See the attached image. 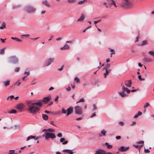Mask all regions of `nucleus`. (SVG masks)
Here are the masks:
<instances>
[{
	"label": "nucleus",
	"instance_id": "1",
	"mask_svg": "<svg viewBox=\"0 0 154 154\" xmlns=\"http://www.w3.org/2000/svg\"><path fill=\"white\" fill-rule=\"evenodd\" d=\"M27 104L28 107V111L30 113L33 114L38 112L43 105L41 102L32 103L31 101H28L27 102Z\"/></svg>",
	"mask_w": 154,
	"mask_h": 154
},
{
	"label": "nucleus",
	"instance_id": "2",
	"mask_svg": "<svg viewBox=\"0 0 154 154\" xmlns=\"http://www.w3.org/2000/svg\"><path fill=\"white\" fill-rule=\"evenodd\" d=\"M42 136L43 137H45L46 140H48L49 138L53 139L56 138V137L54 133L48 132H45L42 134Z\"/></svg>",
	"mask_w": 154,
	"mask_h": 154
},
{
	"label": "nucleus",
	"instance_id": "3",
	"mask_svg": "<svg viewBox=\"0 0 154 154\" xmlns=\"http://www.w3.org/2000/svg\"><path fill=\"white\" fill-rule=\"evenodd\" d=\"M24 10L28 13H33L36 10L34 7L30 5H28L25 7Z\"/></svg>",
	"mask_w": 154,
	"mask_h": 154
},
{
	"label": "nucleus",
	"instance_id": "4",
	"mask_svg": "<svg viewBox=\"0 0 154 154\" xmlns=\"http://www.w3.org/2000/svg\"><path fill=\"white\" fill-rule=\"evenodd\" d=\"M75 110L76 113L79 115L82 114V108L79 106H75Z\"/></svg>",
	"mask_w": 154,
	"mask_h": 154
},
{
	"label": "nucleus",
	"instance_id": "5",
	"mask_svg": "<svg viewBox=\"0 0 154 154\" xmlns=\"http://www.w3.org/2000/svg\"><path fill=\"white\" fill-rule=\"evenodd\" d=\"M8 60L9 62L14 63H17L18 61L17 59L15 56H14L10 57L9 58Z\"/></svg>",
	"mask_w": 154,
	"mask_h": 154
},
{
	"label": "nucleus",
	"instance_id": "6",
	"mask_svg": "<svg viewBox=\"0 0 154 154\" xmlns=\"http://www.w3.org/2000/svg\"><path fill=\"white\" fill-rule=\"evenodd\" d=\"M25 106L24 104L20 103L17 105L16 108L21 112L24 110Z\"/></svg>",
	"mask_w": 154,
	"mask_h": 154
},
{
	"label": "nucleus",
	"instance_id": "7",
	"mask_svg": "<svg viewBox=\"0 0 154 154\" xmlns=\"http://www.w3.org/2000/svg\"><path fill=\"white\" fill-rule=\"evenodd\" d=\"M106 2L108 3L109 7H111L112 5H114L115 7H117L115 2L113 0H106Z\"/></svg>",
	"mask_w": 154,
	"mask_h": 154
},
{
	"label": "nucleus",
	"instance_id": "8",
	"mask_svg": "<svg viewBox=\"0 0 154 154\" xmlns=\"http://www.w3.org/2000/svg\"><path fill=\"white\" fill-rule=\"evenodd\" d=\"M95 154H106V153L104 150L99 149L96 151Z\"/></svg>",
	"mask_w": 154,
	"mask_h": 154
},
{
	"label": "nucleus",
	"instance_id": "9",
	"mask_svg": "<svg viewBox=\"0 0 154 154\" xmlns=\"http://www.w3.org/2000/svg\"><path fill=\"white\" fill-rule=\"evenodd\" d=\"M54 58H50L45 63V66H48L50 65L51 63L54 61Z\"/></svg>",
	"mask_w": 154,
	"mask_h": 154
},
{
	"label": "nucleus",
	"instance_id": "10",
	"mask_svg": "<svg viewBox=\"0 0 154 154\" xmlns=\"http://www.w3.org/2000/svg\"><path fill=\"white\" fill-rule=\"evenodd\" d=\"M129 149V147H125L123 146H122L119 149V150L121 152H125L127 151Z\"/></svg>",
	"mask_w": 154,
	"mask_h": 154
},
{
	"label": "nucleus",
	"instance_id": "11",
	"mask_svg": "<svg viewBox=\"0 0 154 154\" xmlns=\"http://www.w3.org/2000/svg\"><path fill=\"white\" fill-rule=\"evenodd\" d=\"M67 113L66 115L67 116L70 114L73 111V108L72 107H69L66 110Z\"/></svg>",
	"mask_w": 154,
	"mask_h": 154
},
{
	"label": "nucleus",
	"instance_id": "12",
	"mask_svg": "<svg viewBox=\"0 0 154 154\" xmlns=\"http://www.w3.org/2000/svg\"><path fill=\"white\" fill-rule=\"evenodd\" d=\"M129 5L128 1H125V2H123L121 5L122 7H125L128 6Z\"/></svg>",
	"mask_w": 154,
	"mask_h": 154
},
{
	"label": "nucleus",
	"instance_id": "13",
	"mask_svg": "<svg viewBox=\"0 0 154 154\" xmlns=\"http://www.w3.org/2000/svg\"><path fill=\"white\" fill-rule=\"evenodd\" d=\"M125 85L127 87H131V80H130L128 81H126L125 83Z\"/></svg>",
	"mask_w": 154,
	"mask_h": 154
},
{
	"label": "nucleus",
	"instance_id": "14",
	"mask_svg": "<svg viewBox=\"0 0 154 154\" xmlns=\"http://www.w3.org/2000/svg\"><path fill=\"white\" fill-rule=\"evenodd\" d=\"M104 69L105 70L106 72L104 73L103 75H104V78H106L107 75L109 74L111 70V69Z\"/></svg>",
	"mask_w": 154,
	"mask_h": 154
},
{
	"label": "nucleus",
	"instance_id": "15",
	"mask_svg": "<svg viewBox=\"0 0 154 154\" xmlns=\"http://www.w3.org/2000/svg\"><path fill=\"white\" fill-rule=\"evenodd\" d=\"M106 132V131L105 130L103 129L101 131V133L99 134V136L101 137L105 136Z\"/></svg>",
	"mask_w": 154,
	"mask_h": 154
},
{
	"label": "nucleus",
	"instance_id": "16",
	"mask_svg": "<svg viewBox=\"0 0 154 154\" xmlns=\"http://www.w3.org/2000/svg\"><path fill=\"white\" fill-rule=\"evenodd\" d=\"M51 98L49 96L45 97L43 98L42 101L43 102L47 103L50 100Z\"/></svg>",
	"mask_w": 154,
	"mask_h": 154
},
{
	"label": "nucleus",
	"instance_id": "17",
	"mask_svg": "<svg viewBox=\"0 0 154 154\" xmlns=\"http://www.w3.org/2000/svg\"><path fill=\"white\" fill-rule=\"evenodd\" d=\"M39 138L38 137H36V136H31L28 137L26 140H28L34 138L35 140H36Z\"/></svg>",
	"mask_w": 154,
	"mask_h": 154
},
{
	"label": "nucleus",
	"instance_id": "18",
	"mask_svg": "<svg viewBox=\"0 0 154 154\" xmlns=\"http://www.w3.org/2000/svg\"><path fill=\"white\" fill-rule=\"evenodd\" d=\"M85 16L83 14H82L80 17L77 20V21H82L85 19Z\"/></svg>",
	"mask_w": 154,
	"mask_h": 154
},
{
	"label": "nucleus",
	"instance_id": "19",
	"mask_svg": "<svg viewBox=\"0 0 154 154\" xmlns=\"http://www.w3.org/2000/svg\"><path fill=\"white\" fill-rule=\"evenodd\" d=\"M70 48V47L67 45H65L64 46L60 48V49L61 50H68Z\"/></svg>",
	"mask_w": 154,
	"mask_h": 154
},
{
	"label": "nucleus",
	"instance_id": "20",
	"mask_svg": "<svg viewBox=\"0 0 154 154\" xmlns=\"http://www.w3.org/2000/svg\"><path fill=\"white\" fill-rule=\"evenodd\" d=\"M118 94L120 95L121 97H124L126 96V95L125 93H124V92L122 91V92H119Z\"/></svg>",
	"mask_w": 154,
	"mask_h": 154
},
{
	"label": "nucleus",
	"instance_id": "21",
	"mask_svg": "<svg viewBox=\"0 0 154 154\" xmlns=\"http://www.w3.org/2000/svg\"><path fill=\"white\" fill-rule=\"evenodd\" d=\"M10 80H7L6 81L3 82V83L5 85V87H6L10 85Z\"/></svg>",
	"mask_w": 154,
	"mask_h": 154
},
{
	"label": "nucleus",
	"instance_id": "22",
	"mask_svg": "<svg viewBox=\"0 0 154 154\" xmlns=\"http://www.w3.org/2000/svg\"><path fill=\"white\" fill-rule=\"evenodd\" d=\"M42 3L43 4L45 5V6L47 7H49L50 6V4L48 3V2L47 0L43 1L42 2Z\"/></svg>",
	"mask_w": 154,
	"mask_h": 154
},
{
	"label": "nucleus",
	"instance_id": "23",
	"mask_svg": "<svg viewBox=\"0 0 154 154\" xmlns=\"http://www.w3.org/2000/svg\"><path fill=\"white\" fill-rule=\"evenodd\" d=\"M24 74H26V75H24L23 76V77L22 78V80L23 81H24L25 80V79L27 77V76L29 75L30 73L29 72H24Z\"/></svg>",
	"mask_w": 154,
	"mask_h": 154
},
{
	"label": "nucleus",
	"instance_id": "24",
	"mask_svg": "<svg viewBox=\"0 0 154 154\" xmlns=\"http://www.w3.org/2000/svg\"><path fill=\"white\" fill-rule=\"evenodd\" d=\"M11 38L12 39L15 40H16L17 41V42H22V40L21 39H20L17 38L12 37Z\"/></svg>",
	"mask_w": 154,
	"mask_h": 154
},
{
	"label": "nucleus",
	"instance_id": "25",
	"mask_svg": "<svg viewBox=\"0 0 154 154\" xmlns=\"http://www.w3.org/2000/svg\"><path fill=\"white\" fill-rule=\"evenodd\" d=\"M87 0H83L82 1H80L78 3V4L80 5H81L82 4H84L85 2H87Z\"/></svg>",
	"mask_w": 154,
	"mask_h": 154
},
{
	"label": "nucleus",
	"instance_id": "26",
	"mask_svg": "<svg viewBox=\"0 0 154 154\" xmlns=\"http://www.w3.org/2000/svg\"><path fill=\"white\" fill-rule=\"evenodd\" d=\"M42 117L43 119L45 120H47L48 119V116L45 114H42Z\"/></svg>",
	"mask_w": 154,
	"mask_h": 154
},
{
	"label": "nucleus",
	"instance_id": "27",
	"mask_svg": "<svg viewBox=\"0 0 154 154\" xmlns=\"http://www.w3.org/2000/svg\"><path fill=\"white\" fill-rule=\"evenodd\" d=\"M105 144L107 146V147L109 149H111L112 147V145H109L108 143L106 142L105 143Z\"/></svg>",
	"mask_w": 154,
	"mask_h": 154
},
{
	"label": "nucleus",
	"instance_id": "28",
	"mask_svg": "<svg viewBox=\"0 0 154 154\" xmlns=\"http://www.w3.org/2000/svg\"><path fill=\"white\" fill-rule=\"evenodd\" d=\"M142 112L140 111H139L138 112V113L137 114L135 115L134 116V118H137L138 116H140L142 115Z\"/></svg>",
	"mask_w": 154,
	"mask_h": 154
},
{
	"label": "nucleus",
	"instance_id": "29",
	"mask_svg": "<svg viewBox=\"0 0 154 154\" xmlns=\"http://www.w3.org/2000/svg\"><path fill=\"white\" fill-rule=\"evenodd\" d=\"M4 28H6L5 24V23H3L2 24V26L0 27V29H3Z\"/></svg>",
	"mask_w": 154,
	"mask_h": 154
},
{
	"label": "nucleus",
	"instance_id": "30",
	"mask_svg": "<svg viewBox=\"0 0 154 154\" xmlns=\"http://www.w3.org/2000/svg\"><path fill=\"white\" fill-rule=\"evenodd\" d=\"M147 42L146 41H143L141 44V46H143L147 44Z\"/></svg>",
	"mask_w": 154,
	"mask_h": 154
},
{
	"label": "nucleus",
	"instance_id": "31",
	"mask_svg": "<svg viewBox=\"0 0 154 154\" xmlns=\"http://www.w3.org/2000/svg\"><path fill=\"white\" fill-rule=\"evenodd\" d=\"M110 66V64L107 63L106 65V66L104 68V69H109Z\"/></svg>",
	"mask_w": 154,
	"mask_h": 154
},
{
	"label": "nucleus",
	"instance_id": "32",
	"mask_svg": "<svg viewBox=\"0 0 154 154\" xmlns=\"http://www.w3.org/2000/svg\"><path fill=\"white\" fill-rule=\"evenodd\" d=\"M74 80L77 83H78L80 82L79 79L77 77H75Z\"/></svg>",
	"mask_w": 154,
	"mask_h": 154
},
{
	"label": "nucleus",
	"instance_id": "33",
	"mask_svg": "<svg viewBox=\"0 0 154 154\" xmlns=\"http://www.w3.org/2000/svg\"><path fill=\"white\" fill-rule=\"evenodd\" d=\"M5 48H4L0 50V54H2L4 53V51Z\"/></svg>",
	"mask_w": 154,
	"mask_h": 154
},
{
	"label": "nucleus",
	"instance_id": "34",
	"mask_svg": "<svg viewBox=\"0 0 154 154\" xmlns=\"http://www.w3.org/2000/svg\"><path fill=\"white\" fill-rule=\"evenodd\" d=\"M109 49L110 51L111 52L110 54H111V57H112V54H115V52L114 50H113V49H111V48H109Z\"/></svg>",
	"mask_w": 154,
	"mask_h": 154
},
{
	"label": "nucleus",
	"instance_id": "35",
	"mask_svg": "<svg viewBox=\"0 0 154 154\" xmlns=\"http://www.w3.org/2000/svg\"><path fill=\"white\" fill-rule=\"evenodd\" d=\"M148 53L154 57V51H150L148 52Z\"/></svg>",
	"mask_w": 154,
	"mask_h": 154
},
{
	"label": "nucleus",
	"instance_id": "36",
	"mask_svg": "<svg viewBox=\"0 0 154 154\" xmlns=\"http://www.w3.org/2000/svg\"><path fill=\"white\" fill-rule=\"evenodd\" d=\"M152 60L151 58H146L144 59V60L146 62H149L151 61Z\"/></svg>",
	"mask_w": 154,
	"mask_h": 154
},
{
	"label": "nucleus",
	"instance_id": "37",
	"mask_svg": "<svg viewBox=\"0 0 154 154\" xmlns=\"http://www.w3.org/2000/svg\"><path fill=\"white\" fill-rule=\"evenodd\" d=\"M55 130L51 128H49L48 129V131L51 132H55Z\"/></svg>",
	"mask_w": 154,
	"mask_h": 154
},
{
	"label": "nucleus",
	"instance_id": "38",
	"mask_svg": "<svg viewBox=\"0 0 154 154\" xmlns=\"http://www.w3.org/2000/svg\"><path fill=\"white\" fill-rule=\"evenodd\" d=\"M17 111L15 109L12 110L11 111H10L9 113L12 114V113H15L17 112Z\"/></svg>",
	"mask_w": 154,
	"mask_h": 154
},
{
	"label": "nucleus",
	"instance_id": "39",
	"mask_svg": "<svg viewBox=\"0 0 154 154\" xmlns=\"http://www.w3.org/2000/svg\"><path fill=\"white\" fill-rule=\"evenodd\" d=\"M85 101V100L84 98H81L77 102V103L81 102H84Z\"/></svg>",
	"mask_w": 154,
	"mask_h": 154
},
{
	"label": "nucleus",
	"instance_id": "40",
	"mask_svg": "<svg viewBox=\"0 0 154 154\" xmlns=\"http://www.w3.org/2000/svg\"><path fill=\"white\" fill-rule=\"evenodd\" d=\"M149 104L148 103H146L145 105H144L143 107L144 108H146L149 106Z\"/></svg>",
	"mask_w": 154,
	"mask_h": 154
},
{
	"label": "nucleus",
	"instance_id": "41",
	"mask_svg": "<svg viewBox=\"0 0 154 154\" xmlns=\"http://www.w3.org/2000/svg\"><path fill=\"white\" fill-rule=\"evenodd\" d=\"M66 110L64 108H63L62 109L61 112L63 114H66Z\"/></svg>",
	"mask_w": 154,
	"mask_h": 154
},
{
	"label": "nucleus",
	"instance_id": "42",
	"mask_svg": "<svg viewBox=\"0 0 154 154\" xmlns=\"http://www.w3.org/2000/svg\"><path fill=\"white\" fill-rule=\"evenodd\" d=\"M138 78L140 81H144L145 80L144 79L141 78V75H139L138 76Z\"/></svg>",
	"mask_w": 154,
	"mask_h": 154
},
{
	"label": "nucleus",
	"instance_id": "43",
	"mask_svg": "<svg viewBox=\"0 0 154 154\" xmlns=\"http://www.w3.org/2000/svg\"><path fill=\"white\" fill-rule=\"evenodd\" d=\"M20 70V68L19 67H17L15 69V71L16 72H18Z\"/></svg>",
	"mask_w": 154,
	"mask_h": 154
},
{
	"label": "nucleus",
	"instance_id": "44",
	"mask_svg": "<svg viewBox=\"0 0 154 154\" xmlns=\"http://www.w3.org/2000/svg\"><path fill=\"white\" fill-rule=\"evenodd\" d=\"M20 7V5H17L14 6L13 7V9H16L17 8H19Z\"/></svg>",
	"mask_w": 154,
	"mask_h": 154
},
{
	"label": "nucleus",
	"instance_id": "45",
	"mask_svg": "<svg viewBox=\"0 0 154 154\" xmlns=\"http://www.w3.org/2000/svg\"><path fill=\"white\" fill-rule=\"evenodd\" d=\"M14 150H10L9 151V154H13L14 153Z\"/></svg>",
	"mask_w": 154,
	"mask_h": 154
},
{
	"label": "nucleus",
	"instance_id": "46",
	"mask_svg": "<svg viewBox=\"0 0 154 154\" xmlns=\"http://www.w3.org/2000/svg\"><path fill=\"white\" fill-rule=\"evenodd\" d=\"M127 88H126L124 85L122 86V91L124 92L125 91Z\"/></svg>",
	"mask_w": 154,
	"mask_h": 154
},
{
	"label": "nucleus",
	"instance_id": "47",
	"mask_svg": "<svg viewBox=\"0 0 154 154\" xmlns=\"http://www.w3.org/2000/svg\"><path fill=\"white\" fill-rule=\"evenodd\" d=\"M107 3L106 2H104L103 3V5H105L106 8H107L109 6V5H107Z\"/></svg>",
	"mask_w": 154,
	"mask_h": 154
},
{
	"label": "nucleus",
	"instance_id": "48",
	"mask_svg": "<svg viewBox=\"0 0 154 154\" xmlns=\"http://www.w3.org/2000/svg\"><path fill=\"white\" fill-rule=\"evenodd\" d=\"M144 151L146 153H149L150 152V151L148 149H145L144 150Z\"/></svg>",
	"mask_w": 154,
	"mask_h": 154
},
{
	"label": "nucleus",
	"instance_id": "49",
	"mask_svg": "<svg viewBox=\"0 0 154 154\" xmlns=\"http://www.w3.org/2000/svg\"><path fill=\"white\" fill-rule=\"evenodd\" d=\"M68 153H69V154H73V152L71 150L69 149V150L68 152Z\"/></svg>",
	"mask_w": 154,
	"mask_h": 154
},
{
	"label": "nucleus",
	"instance_id": "50",
	"mask_svg": "<svg viewBox=\"0 0 154 154\" xmlns=\"http://www.w3.org/2000/svg\"><path fill=\"white\" fill-rule=\"evenodd\" d=\"M57 135L59 137H62V134L61 133H58Z\"/></svg>",
	"mask_w": 154,
	"mask_h": 154
},
{
	"label": "nucleus",
	"instance_id": "51",
	"mask_svg": "<svg viewBox=\"0 0 154 154\" xmlns=\"http://www.w3.org/2000/svg\"><path fill=\"white\" fill-rule=\"evenodd\" d=\"M65 140V139L64 138H62L60 139V141L61 142H63Z\"/></svg>",
	"mask_w": 154,
	"mask_h": 154
},
{
	"label": "nucleus",
	"instance_id": "52",
	"mask_svg": "<svg viewBox=\"0 0 154 154\" xmlns=\"http://www.w3.org/2000/svg\"><path fill=\"white\" fill-rule=\"evenodd\" d=\"M143 143L144 141H140L137 142V144Z\"/></svg>",
	"mask_w": 154,
	"mask_h": 154
},
{
	"label": "nucleus",
	"instance_id": "53",
	"mask_svg": "<svg viewBox=\"0 0 154 154\" xmlns=\"http://www.w3.org/2000/svg\"><path fill=\"white\" fill-rule=\"evenodd\" d=\"M68 2H71L72 3H73L75 2V0H68Z\"/></svg>",
	"mask_w": 154,
	"mask_h": 154
},
{
	"label": "nucleus",
	"instance_id": "54",
	"mask_svg": "<svg viewBox=\"0 0 154 154\" xmlns=\"http://www.w3.org/2000/svg\"><path fill=\"white\" fill-rule=\"evenodd\" d=\"M93 110H96L97 109V107H96L95 105L94 104L93 105Z\"/></svg>",
	"mask_w": 154,
	"mask_h": 154
},
{
	"label": "nucleus",
	"instance_id": "55",
	"mask_svg": "<svg viewBox=\"0 0 154 154\" xmlns=\"http://www.w3.org/2000/svg\"><path fill=\"white\" fill-rule=\"evenodd\" d=\"M6 38L4 39H3L1 38L0 39V40H1V41H2V43H4V42H5V41L6 40Z\"/></svg>",
	"mask_w": 154,
	"mask_h": 154
},
{
	"label": "nucleus",
	"instance_id": "56",
	"mask_svg": "<svg viewBox=\"0 0 154 154\" xmlns=\"http://www.w3.org/2000/svg\"><path fill=\"white\" fill-rule=\"evenodd\" d=\"M63 67H64L63 66L61 68L58 69V70L60 71H61L63 69Z\"/></svg>",
	"mask_w": 154,
	"mask_h": 154
},
{
	"label": "nucleus",
	"instance_id": "57",
	"mask_svg": "<svg viewBox=\"0 0 154 154\" xmlns=\"http://www.w3.org/2000/svg\"><path fill=\"white\" fill-rule=\"evenodd\" d=\"M71 89V88L70 86H68V88H66V90L68 91H70Z\"/></svg>",
	"mask_w": 154,
	"mask_h": 154
},
{
	"label": "nucleus",
	"instance_id": "58",
	"mask_svg": "<svg viewBox=\"0 0 154 154\" xmlns=\"http://www.w3.org/2000/svg\"><path fill=\"white\" fill-rule=\"evenodd\" d=\"M68 143V141L67 140L64 141V142H63L62 143V144L63 145L66 144Z\"/></svg>",
	"mask_w": 154,
	"mask_h": 154
},
{
	"label": "nucleus",
	"instance_id": "59",
	"mask_svg": "<svg viewBox=\"0 0 154 154\" xmlns=\"http://www.w3.org/2000/svg\"><path fill=\"white\" fill-rule=\"evenodd\" d=\"M96 114H95V113L94 112V113L92 114L91 116L90 117L91 118H92V117H93L94 116H96Z\"/></svg>",
	"mask_w": 154,
	"mask_h": 154
},
{
	"label": "nucleus",
	"instance_id": "60",
	"mask_svg": "<svg viewBox=\"0 0 154 154\" xmlns=\"http://www.w3.org/2000/svg\"><path fill=\"white\" fill-rule=\"evenodd\" d=\"M21 36H24L26 37H28L29 36V35H28V34H25V35H21Z\"/></svg>",
	"mask_w": 154,
	"mask_h": 154
},
{
	"label": "nucleus",
	"instance_id": "61",
	"mask_svg": "<svg viewBox=\"0 0 154 154\" xmlns=\"http://www.w3.org/2000/svg\"><path fill=\"white\" fill-rule=\"evenodd\" d=\"M50 124L55 126H56L54 124V122L53 121H51L50 122Z\"/></svg>",
	"mask_w": 154,
	"mask_h": 154
},
{
	"label": "nucleus",
	"instance_id": "62",
	"mask_svg": "<svg viewBox=\"0 0 154 154\" xmlns=\"http://www.w3.org/2000/svg\"><path fill=\"white\" fill-rule=\"evenodd\" d=\"M71 86L73 89H74L75 88V86L74 85H72V84H71Z\"/></svg>",
	"mask_w": 154,
	"mask_h": 154
},
{
	"label": "nucleus",
	"instance_id": "63",
	"mask_svg": "<svg viewBox=\"0 0 154 154\" xmlns=\"http://www.w3.org/2000/svg\"><path fill=\"white\" fill-rule=\"evenodd\" d=\"M116 138L117 140H119L121 138V136H117L116 137Z\"/></svg>",
	"mask_w": 154,
	"mask_h": 154
},
{
	"label": "nucleus",
	"instance_id": "64",
	"mask_svg": "<svg viewBox=\"0 0 154 154\" xmlns=\"http://www.w3.org/2000/svg\"><path fill=\"white\" fill-rule=\"evenodd\" d=\"M125 91L127 92L128 93H129L131 92V91L128 89V88H127V89Z\"/></svg>",
	"mask_w": 154,
	"mask_h": 154
}]
</instances>
